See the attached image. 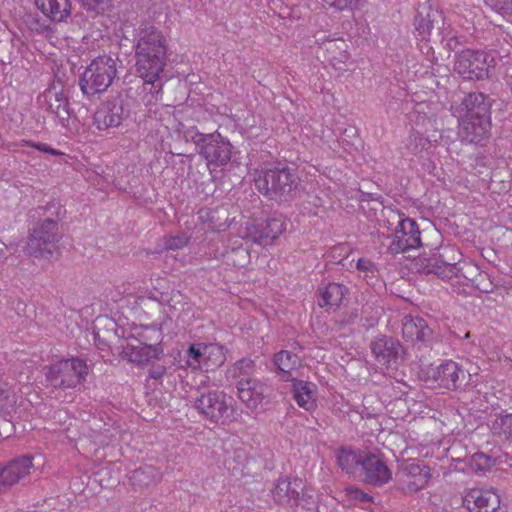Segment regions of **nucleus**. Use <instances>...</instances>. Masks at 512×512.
<instances>
[{"mask_svg":"<svg viewBox=\"0 0 512 512\" xmlns=\"http://www.w3.org/2000/svg\"><path fill=\"white\" fill-rule=\"evenodd\" d=\"M133 50L136 75L143 80L144 90L158 100L170 78L166 70L168 43L164 34L153 25L141 26L134 36Z\"/></svg>","mask_w":512,"mask_h":512,"instance_id":"nucleus-1","label":"nucleus"},{"mask_svg":"<svg viewBox=\"0 0 512 512\" xmlns=\"http://www.w3.org/2000/svg\"><path fill=\"white\" fill-rule=\"evenodd\" d=\"M460 252L452 246L440 245L431 250L430 254H423L415 259L414 267L421 275L433 274L445 280L456 277L474 282L479 268L476 265L460 261Z\"/></svg>","mask_w":512,"mask_h":512,"instance_id":"nucleus-2","label":"nucleus"},{"mask_svg":"<svg viewBox=\"0 0 512 512\" xmlns=\"http://www.w3.org/2000/svg\"><path fill=\"white\" fill-rule=\"evenodd\" d=\"M173 131L178 139L193 143L196 152L206 160L207 165L225 166L232 157L231 142L217 130L202 133L192 120H174Z\"/></svg>","mask_w":512,"mask_h":512,"instance_id":"nucleus-3","label":"nucleus"},{"mask_svg":"<svg viewBox=\"0 0 512 512\" xmlns=\"http://www.w3.org/2000/svg\"><path fill=\"white\" fill-rule=\"evenodd\" d=\"M257 190L268 200L287 203L296 199L301 188L298 170L286 162L268 164L255 178Z\"/></svg>","mask_w":512,"mask_h":512,"instance_id":"nucleus-4","label":"nucleus"},{"mask_svg":"<svg viewBox=\"0 0 512 512\" xmlns=\"http://www.w3.org/2000/svg\"><path fill=\"white\" fill-rule=\"evenodd\" d=\"M193 406L206 420L216 425L236 422L242 415L235 399L218 389L198 390Z\"/></svg>","mask_w":512,"mask_h":512,"instance_id":"nucleus-5","label":"nucleus"},{"mask_svg":"<svg viewBox=\"0 0 512 512\" xmlns=\"http://www.w3.org/2000/svg\"><path fill=\"white\" fill-rule=\"evenodd\" d=\"M117 56L103 54L94 58L79 78V86L87 97L103 93L114 83L118 74Z\"/></svg>","mask_w":512,"mask_h":512,"instance_id":"nucleus-6","label":"nucleus"},{"mask_svg":"<svg viewBox=\"0 0 512 512\" xmlns=\"http://www.w3.org/2000/svg\"><path fill=\"white\" fill-rule=\"evenodd\" d=\"M162 329L157 324L145 326L136 337L128 339L123 346L121 355L131 363L144 365L152 359H160L163 355L161 346Z\"/></svg>","mask_w":512,"mask_h":512,"instance_id":"nucleus-7","label":"nucleus"},{"mask_svg":"<svg viewBox=\"0 0 512 512\" xmlns=\"http://www.w3.org/2000/svg\"><path fill=\"white\" fill-rule=\"evenodd\" d=\"M495 65L494 56L485 50L466 48L454 54L453 70L463 80L481 81L488 79Z\"/></svg>","mask_w":512,"mask_h":512,"instance_id":"nucleus-8","label":"nucleus"},{"mask_svg":"<svg viewBox=\"0 0 512 512\" xmlns=\"http://www.w3.org/2000/svg\"><path fill=\"white\" fill-rule=\"evenodd\" d=\"M61 239L62 233L56 221L38 219L30 230L26 252L31 257L50 259L59 252L58 243Z\"/></svg>","mask_w":512,"mask_h":512,"instance_id":"nucleus-9","label":"nucleus"},{"mask_svg":"<svg viewBox=\"0 0 512 512\" xmlns=\"http://www.w3.org/2000/svg\"><path fill=\"white\" fill-rule=\"evenodd\" d=\"M45 369L46 379L50 385L63 390L82 384L88 375L86 361L79 358L62 359Z\"/></svg>","mask_w":512,"mask_h":512,"instance_id":"nucleus-10","label":"nucleus"},{"mask_svg":"<svg viewBox=\"0 0 512 512\" xmlns=\"http://www.w3.org/2000/svg\"><path fill=\"white\" fill-rule=\"evenodd\" d=\"M133 101L117 92L100 103L94 113V124L98 130L118 128L131 116Z\"/></svg>","mask_w":512,"mask_h":512,"instance_id":"nucleus-11","label":"nucleus"},{"mask_svg":"<svg viewBox=\"0 0 512 512\" xmlns=\"http://www.w3.org/2000/svg\"><path fill=\"white\" fill-rule=\"evenodd\" d=\"M425 381L448 390H466L470 386L471 374L457 362L445 360L439 365H429L422 370Z\"/></svg>","mask_w":512,"mask_h":512,"instance_id":"nucleus-12","label":"nucleus"},{"mask_svg":"<svg viewBox=\"0 0 512 512\" xmlns=\"http://www.w3.org/2000/svg\"><path fill=\"white\" fill-rule=\"evenodd\" d=\"M285 230V223L281 216L267 217L266 219H253L247 221L243 239L256 244L267 246L273 243Z\"/></svg>","mask_w":512,"mask_h":512,"instance_id":"nucleus-13","label":"nucleus"},{"mask_svg":"<svg viewBox=\"0 0 512 512\" xmlns=\"http://www.w3.org/2000/svg\"><path fill=\"white\" fill-rule=\"evenodd\" d=\"M371 353L382 366L397 367L404 362L406 349L397 338L385 334L376 336L370 342Z\"/></svg>","mask_w":512,"mask_h":512,"instance_id":"nucleus-14","label":"nucleus"},{"mask_svg":"<svg viewBox=\"0 0 512 512\" xmlns=\"http://www.w3.org/2000/svg\"><path fill=\"white\" fill-rule=\"evenodd\" d=\"M494 100L482 92H469L457 106H451L453 116L457 118L491 120V108Z\"/></svg>","mask_w":512,"mask_h":512,"instance_id":"nucleus-15","label":"nucleus"},{"mask_svg":"<svg viewBox=\"0 0 512 512\" xmlns=\"http://www.w3.org/2000/svg\"><path fill=\"white\" fill-rule=\"evenodd\" d=\"M34 456H17L0 464V495L27 479L34 468Z\"/></svg>","mask_w":512,"mask_h":512,"instance_id":"nucleus-16","label":"nucleus"},{"mask_svg":"<svg viewBox=\"0 0 512 512\" xmlns=\"http://www.w3.org/2000/svg\"><path fill=\"white\" fill-rule=\"evenodd\" d=\"M458 119L457 135L462 143L486 146L491 137L492 121L483 119Z\"/></svg>","mask_w":512,"mask_h":512,"instance_id":"nucleus-17","label":"nucleus"},{"mask_svg":"<svg viewBox=\"0 0 512 512\" xmlns=\"http://www.w3.org/2000/svg\"><path fill=\"white\" fill-rule=\"evenodd\" d=\"M420 246H422L421 232L417 222L409 217L401 219L395 229L389 250L397 254Z\"/></svg>","mask_w":512,"mask_h":512,"instance_id":"nucleus-18","label":"nucleus"},{"mask_svg":"<svg viewBox=\"0 0 512 512\" xmlns=\"http://www.w3.org/2000/svg\"><path fill=\"white\" fill-rule=\"evenodd\" d=\"M463 502L470 512H507V508L500 505V496L492 490L471 489Z\"/></svg>","mask_w":512,"mask_h":512,"instance_id":"nucleus-19","label":"nucleus"},{"mask_svg":"<svg viewBox=\"0 0 512 512\" xmlns=\"http://www.w3.org/2000/svg\"><path fill=\"white\" fill-rule=\"evenodd\" d=\"M304 484L300 478H279L272 490L273 499L281 505L290 507L304 505Z\"/></svg>","mask_w":512,"mask_h":512,"instance_id":"nucleus-20","label":"nucleus"},{"mask_svg":"<svg viewBox=\"0 0 512 512\" xmlns=\"http://www.w3.org/2000/svg\"><path fill=\"white\" fill-rule=\"evenodd\" d=\"M360 470L363 482L375 487L383 486L392 477L388 466L378 456L370 452L364 453Z\"/></svg>","mask_w":512,"mask_h":512,"instance_id":"nucleus-21","label":"nucleus"},{"mask_svg":"<svg viewBox=\"0 0 512 512\" xmlns=\"http://www.w3.org/2000/svg\"><path fill=\"white\" fill-rule=\"evenodd\" d=\"M292 347L293 350H280L272 358L275 372L284 382L294 379L293 371L302 366V358L294 350L299 349L303 351V347L298 342H294Z\"/></svg>","mask_w":512,"mask_h":512,"instance_id":"nucleus-22","label":"nucleus"},{"mask_svg":"<svg viewBox=\"0 0 512 512\" xmlns=\"http://www.w3.org/2000/svg\"><path fill=\"white\" fill-rule=\"evenodd\" d=\"M44 100L47 104V110L56 116L62 127H69L72 115L69 98L63 89L56 91L55 86L48 88L43 93Z\"/></svg>","mask_w":512,"mask_h":512,"instance_id":"nucleus-23","label":"nucleus"},{"mask_svg":"<svg viewBox=\"0 0 512 512\" xmlns=\"http://www.w3.org/2000/svg\"><path fill=\"white\" fill-rule=\"evenodd\" d=\"M442 16L439 11L434 10L431 5L426 3L418 6L417 14L414 18V27L417 38L421 41H428L431 36L435 23H439Z\"/></svg>","mask_w":512,"mask_h":512,"instance_id":"nucleus-24","label":"nucleus"},{"mask_svg":"<svg viewBox=\"0 0 512 512\" xmlns=\"http://www.w3.org/2000/svg\"><path fill=\"white\" fill-rule=\"evenodd\" d=\"M349 293V289L340 283L331 282L325 287L317 290V303L321 308H325L327 312L337 311L344 299Z\"/></svg>","mask_w":512,"mask_h":512,"instance_id":"nucleus-25","label":"nucleus"},{"mask_svg":"<svg viewBox=\"0 0 512 512\" xmlns=\"http://www.w3.org/2000/svg\"><path fill=\"white\" fill-rule=\"evenodd\" d=\"M229 205L222 204L214 208H203L199 211V218L207 223L208 227L215 232L226 231L233 219L230 218Z\"/></svg>","mask_w":512,"mask_h":512,"instance_id":"nucleus-26","label":"nucleus"},{"mask_svg":"<svg viewBox=\"0 0 512 512\" xmlns=\"http://www.w3.org/2000/svg\"><path fill=\"white\" fill-rule=\"evenodd\" d=\"M292 394L296 403L307 411H313L316 407V385L309 381L292 379Z\"/></svg>","mask_w":512,"mask_h":512,"instance_id":"nucleus-27","label":"nucleus"},{"mask_svg":"<svg viewBox=\"0 0 512 512\" xmlns=\"http://www.w3.org/2000/svg\"><path fill=\"white\" fill-rule=\"evenodd\" d=\"M36 7L51 21L65 22L71 15L70 0H34Z\"/></svg>","mask_w":512,"mask_h":512,"instance_id":"nucleus-28","label":"nucleus"},{"mask_svg":"<svg viewBox=\"0 0 512 512\" xmlns=\"http://www.w3.org/2000/svg\"><path fill=\"white\" fill-rule=\"evenodd\" d=\"M130 484L135 488L148 487L160 479L158 469L153 465H143L128 474Z\"/></svg>","mask_w":512,"mask_h":512,"instance_id":"nucleus-29","label":"nucleus"},{"mask_svg":"<svg viewBox=\"0 0 512 512\" xmlns=\"http://www.w3.org/2000/svg\"><path fill=\"white\" fill-rule=\"evenodd\" d=\"M364 453H357L351 448L342 446L337 452V463L347 474H355L356 470L361 469Z\"/></svg>","mask_w":512,"mask_h":512,"instance_id":"nucleus-30","label":"nucleus"},{"mask_svg":"<svg viewBox=\"0 0 512 512\" xmlns=\"http://www.w3.org/2000/svg\"><path fill=\"white\" fill-rule=\"evenodd\" d=\"M227 349L218 343H206L204 370L214 371L221 367L226 361Z\"/></svg>","mask_w":512,"mask_h":512,"instance_id":"nucleus-31","label":"nucleus"},{"mask_svg":"<svg viewBox=\"0 0 512 512\" xmlns=\"http://www.w3.org/2000/svg\"><path fill=\"white\" fill-rule=\"evenodd\" d=\"M408 476L415 479L411 490L418 491L424 488L431 478L430 467L422 463H412L405 467Z\"/></svg>","mask_w":512,"mask_h":512,"instance_id":"nucleus-32","label":"nucleus"},{"mask_svg":"<svg viewBox=\"0 0 512 512\" xmlns=\"http://www.w3.org/2000/svg\"><path fill=\"white\" fill-rule=\"evenodd\" d=\"M35 213L38 215L39 219L53 220L59 225V222L62 221L66 215V209L60 201L53 199L45 205H39L35 209Z\"/></svg>","mask_w":512,"mask_h":512,"instance_id":"nucleus-33","label":"nucleus"},{"mask_svg":"<svg viewBox=\"0 0 512 512\" xmlns=\"http://www.w3.org/2000/svg\"><path fill=\"white\" fill-rule=\"evenodd\" d=\"M206 343L198 342L189 345L186 350V364L192 370L204 369Z\"/></svg>","mask_w":512,"mask_h":512,"instance_id":"nucleus-34","label":"nucleus"},{"mask_svg":"<svg viewBox=\"0 0 512 512\" xmlns=\"http://www.w3.org/2000/svg\"><path fill=\"white\" fill-rule=\"evenodd\" d=\"M323 45L324 49L331 55V61L345 63L349 59L348 45L342 38L326 40Z\"/></svg>","mask_w":512,"mask_h":512,"instance_id":"nucleus-35","label":"nucleus"},{"mask_svg":"<svg viewBox=\"0 0 512 512\" xmlns=\"http://www.w3.org/2000/svg\"><path fill=\"white\" fill-rule=\"evenodd\" d=\"M255 362L251 358L244 357L227 369V376L233 379L251 378L255 372Z\"/></svg>","mask_w":512,"mask_h":512,"instance_id":"nucleus-36","label":"nucleus"},{"mask_svg":"<svg viewBox=\"0 0 512 512\" xmlns=\"http://www.w3.org/2000/svg\"><path fill=\"white\" fill-rule=\"evenodd\" d=\"M435 339L436 336L434 330L426 322L424 325H420V328L413 336V339H411L409 342L414 346H417L418 349H421L431 347Z\"/></svg>","mask_w":512,"mask_h":512,"instance_id":"nucleus-37","label":"nucleus"},{"mask_svg":"<svg viewBox=\"0 0 512 512\" xmlns=\"http://www.w3.org/2000/svg\"><path fill=\"white\" fill-rule=\"evenodd\" d=\"M494 434L512 443V413L500 414L493 422Z\"/></svg>","mask_w":512,"mask_h":512,"instance_id":"nucleus-38","label":"nucleus"},{"mask_svg":"<svg viewBox=\"0 0 512 512\" xmlns=\"http://www.w3.org/2000/svg\"><path fill=\"white\" fill-rule=\"evenodd\" d=\"M24 22L28 29L39 35L49 36L53 33V29L46 20L42 19L38 14H26L24 18Z\"/></svg>","mask_w":512,"mask_h":512,"instance_id":"nucleus-39","label":"nucleus"},{"mask_svg":"<svg viewBox=\"0 0 512 512\" xmlns=\"http://www.w3.org/2000/svg\"><path fill=\"white\" fill-rule=\"evenodd\" d=\"M427 321L418 316L406 315L402 320V336L403 338L409 342L413 339V336L416 334L417 330L420 328V325H424Z\"/></svg>","mask_w":512,"mask_h":512,"instance_id":"nucleus-40","label":"nucleus"},{"mask_svg":"<svg viewBox=\"0 0 512 512\" xmlns=\"http://www.w3.org/2000/svg\"><path fill=\"white\" fill-rule=\"evenodd\" d=\"M81 7L88 13L103 15L112 7V0H78Z\"/></svg>","mask_w":512,"mask_h":512,"instance_id":"nucleus-41","label":"nucleus"},{"mask_svg":"<svg viewBox=\"0 0 512 512\" xmlns=\"http://www.w3.org/2000/svg\"><path fill=\"white\" fill-rule=\"evenodd\" d=\"M225 257L228 264L243 267L249 258V252L242 245H239L227 250Z\"/></svg>","mask_w":512,"mask_h":512,"instance_id":"nucleus-42","label":"nucleus"},{"mask_svg":"<svg viewBox=\"0 0 512 512\" xmlns=\"http://www.w3.org/2000/svg\"><path fill=\"white\" fill-rule=\"evenodd\" d=\"M251 385H255V379L252 378H242L237 381V391L239 399L246 404V406L251 409V398L252 395L250 393Z\"/></svg>","mask_w":512,"mask_h":512,"instance_id":"nucleus-43","label":"nucleus"},{"mask_svg":"<svg viewBox=\"0 0 512 512\" xmlns=\"http://www.w3.org/2000/svg\"><path fill=\"white\" fill-rule=\"evenodd\" d=\"M495 464V460L482 453L477 452L471 458V468L475 471L485 472L489 470Z\"/></svg>","mask_w":512,"mask_h":512,"instance_id":"nucleus-44","label":"nucleus"},{"mask_svg":"<svg viewBox=\"0 0 512 512\" xmlns=\"http://www.w3.org/2000/svg\"><path fill=\"white\" fill-rule=\"evenodd\" d=\"M472 282V287L479 290L482 293H491L495 288V284L493 280L490 279V276L485 272H478V275Z\"/></svg>","mask_w":512,"mask_h":512,"instance_id":"nucleus-45","label":"nucleus"},{"mask_svg":"<svg viewBox=\"0 0 512 512\" xmlns=\"http://www.w3.org/2000/svg\"><path fill=\"white\" fill-rule=\"evenodd\" d=\"M265 386L261 382L255 380V385H251L250 393L252 395L251 398V409L255 410L259 405L262 404L265 399Z\"/></svg>","mask_w":512,"mask_h":512,"instance_id":"nucleus-46","label":"nucleus"},{"mask_svg":"<svg viewBox=\"0 0 512 512\" xmlns=\"http://www.w3.org/2000/svg\"><path fill=\"white\" fill-rule=\"evenodd\" d=\"M487 3L503 16H512V0H486Z\"/></svg>","mask_w":512,"mask_h":512,"instance_id":"nucleus-47","label":"nucleus"},{"mask_svg":"<svg viewBox=\"0 0 512 512\" xmlns=\"http://www.w3.org/2000/svg\"><path fill=\"white\" fill-rule=\"evenodd\" d=\"M427 145H429V141L427 138H425L421 135H412V136H410L409 143L407 146H408V149L411 150V152L414 155H417Z\"/></svg>","mask_w":512,"mask_h":512,"instance_id":"nucleus-48","label":"nucleus"},{"mask_svg":"<svg viewBox=\"0 0 512 512\" xmlns=\"http://www.w3.org/2000/svg\"><path fill=\"white\" fill-rule=\"evenodd\" d=\"M188 243V238L184 235L170 236L164 240L165 250L181 249Z\"/></svg>","mask_w":512,"mask_h":512,"instance_id":"nucleus-49","label":"nucleus"},{"mask_svg":"<svg viewBox=\"0 0 512 512\" xmlns=\"http://www.w3.org/2000/svg\"><path fill=\"white\" fill-rule=\"evenodd\" d=\"M346 494L350 499L360 502H372L373 497L357 487H347Z\"/></svg>","mask_w":512,"mask_h":512,"instance_id":"nucleus-50","label":"nucleus"},{"mask_svg":"<svg viewBox=\"0 0 512 512\" xmlns=\"http://www.w3.org/2000/svg\"><path fill=\"white\" fill-rule=\"evenodd\" d=\"M23 142H24L25 146L35 148L36 150L43 152V153L51 154L54 156L63 155V153L61 151L56 150L45 143L33 142L31 140H24Z\"/></svg>","mask_w":512,"mask_h":512,"instance_id":"nucleus-51","label":"nucleus"},{"mask_svg":"<svg viewBox=\"0 0 512 512\" xmlns=\"http://www.w3.org/2000/svg\"><path fill=\"white\" fill-rule=\"evenodd\" d=\"M330 7L336 10L343 11L345 9H353L357 7L358 0H322Z\"/></svg>","mask_w":512,"mask_h":512,"instance_id":"nucleus-52","label":"nucleus"},{"mask_svg":"<svg viewBox=\"0 0 512 512\" xmlns=\"http://www.w3.org/2000/svg\"><path fill=\"white\" fill-rule=\"evenodd\" d=\"M463 44L460 37L458 36H451L446 39L445 47L449 51H453L455 54L456 52H460L459 47Z\"/></svg>","mask_w":512,"mask_h":512,"instance_id":"nucleus-53","label":"nucleus"},{"mask_svg":"<svg viewBox=\"0 0 512 512\" xmlns=\"http://www.w3.org/2000/svg\"><path fill=\"white\" fill-rule=\"evenodd\" d=\"M14 426L10 421L4 420L0 426V441L11 437Z\"/></svg>","mask_w":512,"mask_h":512,"instance_id":"nucleus-54","label":"nucleus"},{"mask_svg":"<svg viewBox=\"0 0 512 512\" xmlns=\"http://www.w3.org/2000/svg\"><path fill=\"white\" fill-rule=\"evenodd\" d=\"M166 373V367L161 364L153 365L149 369V377L155 380H160Z\"/></svg>","mask_w":512,"mask_h":512,"instance_id":"nucleus-55","label":"nucleus"},{"mask_svg":"<svg viewBox=\"0 0 512 512\" xmlns=\"http://www.w3.org/2000/svg\"><path fill=\"white\" fill-rule=\"evenodd\" d=\"M380 199H382L381 195L372 194L361 190L359 191L360 202L379 201Z\"/></svg>","mask_w":512,"mask_h":512,"instance_id":"nucleus-56","label":"nucleus"},{"mask_svg":"<svg viewBox=\"0 0 512 512\" xmlns=\"http://www.w3.org/2000/svg\"><path fill=\"white\" fill-rule=\"evenodd\" d=\"M358 317L357 311H352L351 313H345L342 315L340 323L342 325H351L354 324Z\"/></svg>","mask_w":512,"mask_h":512,"instance_id":"nucleus-57","label":"nucleus"},{"mask_svg":"<svg viewBox=\"0 0 512 512\" xmlns=\"http://www.w3.org/2000/svg\"><path fill=\"white\" fill-rule=\"evenodd\" d=\"M356 266L360 271H369L372 267V262L366 258H359Z\"/></svg>","mask_w":512,"mask_h":512,"instance_id":"nucleus-58","label":"nucleus"},{"mask_svg":"<svg viewBox=\"0 0 512 512\" xmlns=\"http://www.w3.org/2000/svg\"><path fill=\"white\" fill-rule=\"evenodd\" d=\"M469 337H470V332H467V333L465 334V338H469Z\"/></svg>","mask_w":512,"mask_h":512,"instance_id":"nucleus-59","label":"nucleus"},{"mask_svg":"<svg viewBox=\"0 0 512 512\" xmlns=\"http://www.w3.org/2000/svg\"><path fill=\"white\" fill-rule=\"evenodd\" d=\"M4 391L2 388H0V397L3 395Z\"/></svg>","mask_w":512,"mask_h":512,"instance_id":"nucleus-60","label":"nucleus"}]
</instances>
